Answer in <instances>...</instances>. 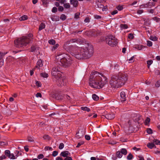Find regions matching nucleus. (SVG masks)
<instances>
[{"label":"nucleus","instance_id":"nucleus-40","mask_svg":"<svg viewBox=\"0 0 160 160\" xmlns=\"http://www.w3.org/2000/svg\"><path fill=\"white\" fill-rule=\"evenodd\" d=\"M147 132L149 134H151L152 133V130L150 128H148L147 129Z\"/></svg>","mask_w":160,"mask_h":160},{"label":"nucleus","instance_id":"nucleus-13","mask_svg":"<svg viewBox=\"0 0 160 160\" xmlns=\"http://www.w3.org/2000/svg\"><path fill=\"white\" fill-rule=\"evenodd\" d=\"M60 155L64 157H67L68 156H70V153L68 151H64L61 152Z\"/></svg>","mask_w":160,"mask_h":160},{"label":"nucleus","instance_id":"nucleus-39","mask_svg":"<svg viewBox=\"0 0 160 160\" xmlns=\"http://www.w3.org/2000/svg\"><path fill=\"white\" fill-rule=\"evenodd\" d=\"M150 121V119L148 118H147L145 122V124L148 125Z\"/></svg>","mask_w":160,"mask_h":160},{"label":"nucleus","instance_id":"nucleus-33","mask_svg":"<svg viewBox=\"0 0 160 160\" xmlns=\"http://www.w3.org/2000/svg\"><path fill=\"white\" fill-rule=\"evenodd\" d=\"M80 12H77L74 15V18L76 19H78L79 18V16L80 15Z\"/></svg>","mask_w":160,"mask_h":160},{"label":"nucleus","instance_id":"nucleus-61","mask_svg":"<svg viewBox=\"0 0 160 160\" xmlns=\"http://www.w3.org/2000/svg\"><path fill=\"white\" fill-rule=\"evenodd\" d=\"M118 11L117 10H114L113 11H112V12L111 13V14L112 15H114V14H117L118 13Z\"/></svg>","mask_w":160,"mask_h":160},{"label":"nucleus","instance_id":"nucleus-52","mask_svg":"<svg viewBox=\"0 0 160 160\" xmlns=\"http://www.w3.org/2000/svg\"><path fill=\"white\" fill-rule=\"evenodd\" d=\"M94 18L96 19H100L101 18V17L100 16L98 15H95L94 16Z\"/></svg>","mask_w":160,"mask_h":160},{"label":"nucleus","instance_id":"nucleus-46","mask_svg":"<svg viewBox=\"0 0 160 160\" xmlns=\"http://www.w3.org/2000/svg\"><path fill=\"white\" fill-rule=\"evenodd\" d=\"M58 9L59 11L62 12L64 8L62 6H59Z\"/></svg>","mask_w":160,"mask_h":160},{"label":"nucleus","instance_id":"nucleus-36","mask_svg":"<svg viewBox=\"0 0 160 160\" xmlns=\"http://www.w3.org/2000/svg\"><path fill=\"white\" fill-rule=\"evenodd\" d=\"M152 19L154 21H155L157 22H159L160 21V18L156 17L153 18Z\"/></svg>","mask_w":160,"mask_h":160},{"label":"nucleus","instance_id":"nucleus-30","mask_svg":"<svg viewBox=\"0 0 160 160\" xmlns=\"http://www.w3.org/2000/svg\"><path fill=\"white\" fill-rule=\"evenodd\" d=\"M63 6L65 8L68 9L70 8V4L68 3H67L65 4H64L63 5Z\"/></svg>","mask_w":160,"mask_h":160},{"label":"nucleus","instance_id":"nucleus-11","mask_svg":"<svg viewBox=\"0 0 160 160\" xmlns=\"http://www.w3.org/2000/svg\"><path fill=\"white\" fill-rule=\"evenodd\" d=\"M70 4L75 8L77 7L78 6V1L77 0H70Z\"/></svg>","mask_w":160,"mask_h":160},{"label":"nucleus","instance_id":"nucleus-49","mask_svg":"<svg viewBox=\"0 0 160 160\" xmlns=\"http://www.w3.org/2000/svg\"><path fill=\"white\" fill-rule=\"evenodd\" d=\"M155 86L157 87H159L160 86V80L158 81L155 84Z\"/></svg>","mask_w":160,"mask_h":160},{"label":"nucleus","instance_id":"nucleus-63","mask_svg":"<svg viewBox=\"0 0 160 160\" xmlns=\"http://www.w3.org/2000/svg\"><path fill=\"white\" fill-rule=\"evenodd\" d=\"M64 160H72L71 157H68L65 158Z\"/></svg>","mask_w":160,"mask_h":160},{"label":"nucleus","instance_id":"nucleus-29","mask_svg":"<svg viewBox=\"0 0 160 160\" xmlns=\"http://www.w3.org/2000/svg\"><path fill=\"white\" fill-rule=\"evenodd\" d=\"M41 76L42 77L45 78H48V74L46 72L42 73H41Z\"/></svg>","mask_w":160,"mask_h":160},{"label":"nucleus","instance_id":"nucleus-32","mask_svg":"<svg viewBox=\"0 0 160 160\" xmlns=\"http://www.w3.org/2000/svg\"><path fill=\"white\" fill-rule=\"evenodd\" d=\"M153 61L152 60H149L147 61L148 67V68H150V66L152 63Z\"/></svg>","mask_w":160,"mask_h":160},{"label":"nucleus","instance_id":"nucleus-59","mask_svg":"<svg viewBox=\"0 0 160 160\" xmlns=\"http://www.w3.org/2000/svg\"><path fill=\"white\" fill-rule=\"evenodd\" d=\"M84 21L85 22H90V19L89 18H86L84 20Z\"/></svg>","mask_w":160,"mask_h":160},{"label":"nucleus","instance_id":"nucleus-7","mask_svg":"<svg viewBox=\"0 0 160 160\" xmlns=\"http://www.w3.org/2000/svg\"><path fill=\"white\" fill-rule=\"evenodd\" d=\"M60 68L58 67H53L52 70V75L57 77H59L61 75L60 73Z\"/></svg>","mask_w":160,"mask_h":160},{"label":"nucleus","instance_id":"nucleus-1","mask_svg":"<svg viewBox=\"0 0 160 160\" xmlns=\"http://www.w3.org/2000/svg\"><path fill=\"white\" fill-rule=\"evenodd\" d=\"M70 41L66 42L63 46V48L68 52L71 51L75 57L78 59H87L90 57L93 53V48L88 46L84 48L76 46H70Z\"/></svg>","mask_w":160,"mask_h":160},{"label":"nucleus","instance_id":"nucleus-4","mask_svg":"<svg viewBox=\"0 0 160 160\" xmlns=\"http://www.w3.org/2000/svg\"><path fill=\"white\" fill-rule=\"evenodd\" d=\"M32 34H28V36H22L14 41L15 46L17 48L22 47L26 46L32 41Z\"/></svg>","mask_w":160,"mask_h":160},{"label":"nucleus","instance_id":"nucleus-23","mask_svg":"<svg viewBox=\"0 0 160 160\" xmlns=\"http://www.w3.org/2000/svg\"><path fill=\"white\" fill-rule=\"evenodd\" d=\"M81 109L82 110L87 111L88 112H89L90 111V108L86 107H81Z\"/></svg>","mask_w":160,"mask_h":160},{"label":"nucleus","instance_id":"nucleus-5","mask_svg":"<svg viewBox=\"0 0 160 160\" xmlns=\"http://www.w3.org/2000/svg\"><path fill=\"white\" fill-rule=\"evenodd\" d=\"M62 55V54H60L56 56V59L58 60V63L64 68L69 67L72 63L71 58L67 55L63 57Z\"/></svg>","mask_w":160,"mask_h":160},{"label":"nucleus","instance_id":"nucleus-37","mask_svg":"<svg viewBox=\"0 0 160 160\" xmlns=\"http://www.w3.org/2000/svg\"><path fill=\"white\" fill-rule=\"evenodd\" d=\"M133 156L131 153L129 154L127 157V159L129 160H131Z\"/></svg>","mask_w":160,"mask_h":160},{"label":"nucleus","instance_id":"nucleus-45","mask_svg":"<svg viewBox=\"0 0 160 160\" xmlns=\"http://www.w3.org/2000/svg\"><path fill=\"white\" fill-rule=\"evenodd\" d=\"M52 11L53 13L56 12L57 11V8L55 7H53L52 9Z\"/></svg>","mask_w":160,"mask_h":160},{"label":"nucleus","instance_id":"nucleus-2","mask_svg":"<svg viewBox=\"0 0 160 160\" xmlns=\"http://www.w3.org/2000/svg\"><path fill=\"white\" fill-rule=\"evenodd\" d=\"M107 78L106 76L97 71H94L90 74L89 84L90 86L93 88H102L107 84Z\"/></svg>","mask_w":160,"mask_h":160},{"label":"nucleus","instance_id":"nucleus-25","mask_svg":"<svg viewBox=\"0 0 160 160\" xmlns=\"http://www.w3.org/2000/svg\"><path fill=\"white\" fill-rule=\"evenodd\" d=\"M92 98L95 101H97L98 100L99 97L96 94H94L92 95Z\"/></svg>","mask_w":160,"mask_h":160},{"label":"nucleus","instance_id":"nucleus-48","mask_svg":"<svg viewBox=\"0 0 160 160\" xmlns=\"http://www.w3.org/2000/svg\"><path fill=\"white\" fill-rule=\"evenodd\" d=\"M83 143L84 142L83 141H82L81 142L78 143V144L76 146V148H79L81 145H82Z\"/></svg>","mask_w":160,"mask_h":160},{"label":"nucleus","instance_id":"nucleus-16","mask_svg":"<svg viewBox=\"0 0 160 160\" xmlns=\"http://www.w3.org/2000/svg\"><path fill=\"white\" fill-rule=\"evenodd\" d=\"M51 18L53 21L56 22L59 20V16H52L51 17Z\"/></svg>","mask_w":160,"mask_h":160},{"label":"nucleus","instance_id":"nucleus-51","mask_svg":"<svg viewBox=\"0 0 160 160\" xmlns=\"http://www.w3.org/2000/svg\"><path fill=\"white\" fill-rule=\"evenodd\" d=\"M85 138L87 140H90L91 138L90 136L89 135H85Z\"/></svg>","mask_w":160,"mask_h":160},{"label":"nucleus","instance_id":"nucleus-8","mask_svg":"<svg viewBox=\"0 0 160 160\" xmlns=\"http://www.w3.org/2000/svg\"><path fill=\"white\" fill-rule=\"evenodd\" d=\"M57 82L58 84L60 86L64 85L66 82V80L65 79V78L64 77H62V75L59 77H57Z\"/></svg>","mask_w":160,"mask_h":160},{"label":"nucleus","instance_id":"nucleus-20","mask_svg":"<svg viewBox=\"0 0 160 160\" xmlns=\"http://www.w3.org/2000/svg\"><path fill=\"white\" fill-rule=\"evenodd\" d=\"M116 154V157L119 158H121L122 156V155L120 151H117Z\"/></svg>","mask_w":160,"mask_h":160},{"label":"nucleus","instance_id":"nucleus-3","mask_svg":"<svg viewBox=\"0 0 160 160\" xmlns=\"http://www.w3.org/2000/svg\"><path fill=\"white\" fill-rule=\"evenodd\" d=\"M126 74L120 73L118 75H112L109 81L111 86L114 88H118L124 85L127 80Z\"/></svg>","mask_w":160,"mask_h":160},{"label":"nucleus","instance_id":"nucleus-55","mask_svg":"<svg viewBox=\"0 0 160 160\" xmlns=\"http://www.w3.org/2000/svg\"><path fill=\"white\" fill-rule=\"evenodd\" d=\"M45 149L47 150H48L49 149V150L52 151V149L51 147H48V146L45 147Z\"/></svg>","mask_w":160,"mask_h":160},{"label":"nucleus","instance_id":"nucleus-15","mask_svg":"<svg viewBox=\"0 0 160 160\" xmlns=\"http://www.w3.org/2000/svg\"><path fill=\"white\" fill-rule=\"evenodd\" d=\"M135 48L137 49L138 50H143L146 48V47L142 45H137L135 47Z\"/></svg>","mask_w":160,"mask_h":160},{"label":"nucleus","instance_id":"nucleus-18","mask_svg":"<svg viewBox=\"0 0 160 160\" xmlns=\"http://www.w3.org/2000/svg\"><path fill=\"white\" fill-rule=\"evenodd\" d=\"M97 6L98 8H102V10L103 11L105 10V9H103L104 5L102 4L100 2L98 1L97 2Z\"/></svg>","mask_w":160,"mask_h":160},{"label":"nucleus","instance_id":"nucleus-42","mask_svg":"<svg viewBox=\"0 0 160 160\" xmlns=\"http://www.w3.org/2000/svg\"><path fill=\"white\" fill-rule=\"evenodd\" d=\"M128 38L130 39H132L134 38V36L132 33H130L128 35Z\"/></svg>","mask_w":160,"mask_h":160},{"label":"nucleus","instance_id":"nucleus-34","mask_svg":"<svg viewBox=\"0 0 160 160\" xmlns=\"http://www.w3.org/2000/svg\"><path fill=\"white\" fill-rule=\"evenodd\" d=\"M158 38H157L155 36H151L150 38V39L152 41H156L157 39Z\"/></svg>","mask_w":160,"mask_h":160},{"label":"nucleus","instance_id":"nucleus-50","mask_svg":"<svg viewBox=\"0 0 160 160\" xmlns=\"http://www.w3.org/2000/svg\"><path fill=\"white\" fill-rule=\"evenodd\" d=\"M44 156L42 154H40L38 156V158L39 159H42L44 157Z\"/></svg>","mask_w":160,"mask_h":160},{"label":"nucleus","instance_id":"nucleus-22","mask_svg":"<svg viewBox=\"0 0 160 160\" xmlns=\"http://www.w3.org/2000/svg\"><path fill=\"white\" fill-rule=\"evenodd\" d=\"M120 152H121L122 155H126L127 153V150L124 148H122L120 150Z\"/></svg>","mask_w":160,"mask_h":160},{"label":"nucleus","instance_id":"nucleus-35","mask_svg":"<svg viewBox=\"0 0 160 160\" xmlns=\"http://www.w3.org/2000/svg\"><path fill=\"white\" fill-rule=\"evenodd\" d=\"M121 28L122 29H127L128 28V26L126 24H122L120 25Z\"/></svg>","mask_w":160,"mask_h":160},{"label":"nucleus","instance_id":"nucleus-57","mask_svg":"<svg viewBox=\"0 0 160 160\" xmlns=\"http://www.w3.org/2000/svg\"><path fill=\"white\" fill-rule=\"evenodd\" d=\"M70 41V43H74L75 42H76L77 41V40L76 39H73L71 40L70 41Z\"/></svg>","mask_w":160,"mask_h":160},{"label":"nucleus","instance_id":"nucleus-17","mask_svg":"<svg viewBox=\"0 0 160 160\" xmlns=\"http://www.w3.org/2000/svg\"><path fill=\"white\" fill-rule=\"evenodd\" d=\"M39 47L36 46H32L31 47V51L32 52H37L38 50H39Z\"/></svg>","mask_w":160,"mask_h":160},{"label":"nucleus","instance_id":"nucleus-56","mask_svg":"<svg viewBox=\"0 0 160 160\" xmlns=\"http://www.w3.org/2000/svg\"><path fill=\"white\" fill-rule=\"evenodd\" d=\"M36 85L38 87H40L41 86V84L40 82L38 81H37L36 83Z\"/></svg>","mask_w":160,"mask_h":160},{"label":"nucleus","instance_id":"nucleus-64","mask_svg":"<svg viewBox=\"0 0 160 160\" xmlns=\"http://www.w3.org/2000/svg\"><path fill=\"white\" fill-rule=\"evenodd\" d=\"M91 160H99V158L94 157H92L91 158Z\"/></svg>","mask_w":160,"mask_h":160},{"label":"nucleus","instance_id":"nucleus-26","mask_svg":"<svg viewBox=\"0 0 160 160\" xmlns=\"http://www.w3.org/2000/svg\"><path fill=\"white\" fill-rule=\"evenodd\" d=\"M60 19L62 21H64L66 19V16L65 14H62L60 16Z\"/></svg>","mask_w":160,"mask_h":160},{"label":"nucleus","instance_id":"nucleus-58","mask_svg":"<svg viewBox=\"0 0 160 160\" xmlns=\"http://www.w3.org/2000/svg\"><path fill=\"white\" fill-rule=\"evenodd\" d=\"M6 157L5 155H2L0 157V160H2L3 159H6Z\"/></svg>","mask_w":160,"mask_h":160},{"label":"nucleus","instance_id":"nucleus-54","mask_svg":"<svg viewBox=\"0 0 160 160\" xmlns=\"http://www.w3.org/2000/svg\"><path fill=\"white\" fill-rule=\"evenodd\" d=\"M133 56L130 59H128V60L129 61V63H132L134 62V60H133Z\"/></svg>","mask_w":160,"mask_h":160},{"label":"nucleus","instance_id":"nucleus-60","mask_svg":"<svg viewBox=\"0 0 160 160\" xmlns=\"http://www.w3.org/2000/svg\"><path fill=\"white\" fill-rule=\"evenodd\" d=\"M35 69L36 68H34L32 69V70H31L30 71V75L32 76L33 75V71L35 70Z\"/></svg>","mask_w":160,"mask_h":160},{"label":"nucleus","instance_id":"nucleus-47","mask_svg":"<svg viewBox=\"0 0 160 160\" xmlns=\"http://www.w3.org/2000/svg\"><path fill=\"white\" fill-rule=\"evenodd\" d=\"M58 154V152L56 151H54L52 154V155L53 157H55Z\"/></svg>","mask_w":160,"mask_h":160},{"label":"nucleus","instance_id":"nucleus-12","mask_svg":"<svg viewBox=\"0 0 160 160\" xmlns=\"http://www.w3.org/2000/svg\"><path fill=\"white\" fill-rule=\"evenodd\" d=\"M105 118L111 120L115 117L113 113H108L105 116Z\"/></svg>","mask_w":160,"mask_h":160},{"label":"nucleus","instance_id":"nucleus-9","mask_svg":"<svg viewBox=\"0 0 160 160\" xmlns=\"http://www.w3.org/2000/svg\"><path fill=\"white\" fill-rule=\"evenodd\" d=\"M120 97L121 98V102H123L126 100V96L125 91H122L121 92Z\"/></svg>","mask_w":160,"mask_h":160},{"label":"nucleus","instance_id":"nucleus-62","mask_svg":"<svg viewBox=\"0 0 160 160\" xmlns=\"http://www.w3.org/2000/svg\"><path fill=\"white\" fill-rule=\"evenodd\" d=\"M36 96L37 97H41L42 95L41 93L38 92L36 94Z\"/></svg>","mask_w":160,"mask_h":160},{"label":"nucleus","instance_id":"nucleus-44","mask_svg":"<svg viewBox=\"0 0 160 160\" xmlns=\"http://www.w3.org/2000/svg\"><path fill=\"white\" fill-rule=\"evenodd\" d=\"M5 53L2 52H0V60L5 55Z\"/></svg>","mask_w":160,"mask_h":160},{"label":"nucleus","instance_id":"nucleus-43","mask_svg":"<svg viewBox=\"0 0 160 160\" xmlns=\"http://www.w3.org/2000/svg\"><path fill=\"white\" fill-rule=\"evenodd\" d=\"M64 146V145L63 143H61L60 144L59 146V148L60 149H62Z\"/></svg>","mask_w":160,"mask_h":160},{"label":"nucleus","instance_id":"nucleus-41","mask_svg":"<svg viewBox=\"0 0 160 160\" xmlns=\"http://www.w3.org/2000/svg\"><path fill=\"white\" fill-rule=\"evenodd\" d=\"M152 42L151 41H147V45L148 46L150 47L152 46Z\"/></svg>","mask_w":160,"mask_h":160},{"label":"nucleus","instance_id":"nucleus-14","mask_svg":"<svg viewBox=\"0 0 160 160\" xmlns=\"http://www.w3.org/2000/svg\"><path fill=\"white\" fill-rule=\"evenodd\" d=\"M42 61L41 59H39L37 63V65L35 67V68H38L39 69V68L42 67Z\"/></svg>","mask_w":160,"mask_h":160},{"label":"nucleus","instance_id":"nucleus-31","mask_svg":"<svg viewBox=\"0 0 160 160\" xmlns=\"http://www.w3.org/2000/svg\"><path fill=\"white\" fill-rule=\"evenodd\" d=\"M48 43L51 45H53L55 44V41L53 39H51L48 41Z\"/></svg>","mask_w":160,"mask_h":160},{"label":"nucleus","instance_id":"nucleus-28","mask_svg":"<svg viewBox=\"0 0 160 160\" xmlns=\"http://www.w3.org/2000/svg\"><path fill=\"white\" fill-rule=\"evenodd\" d=\"M10 152L9 150H6L5 151V154L6 156L8 157V158L10 156Z\"/></svg>","mask_w":160,"mask_h":160},{"label":"nucleus","instance_id":"nucleus-6","mask_svg":"<svg viewBox=\"0 0 160 160\" xmlns=\"http://www.w3.org/2000/svg\"><path fill=\"white\" fill-rule=\"evenodd\" d=\"M105 40L106 43L111 47L116 46L118 43L117 39L115 38L114 36L111 34L106 37Z\"/></svg>","mask_w":160,"mask_h":160},{"label":"nucleus","instance_id":"nucleus-19","mask_svg":"<svg viewBox=\"0 0 160 160\" xmlns=\"http://www.w3.org/2000/svg\"><path fill=\"white\" fill-rule=\"evenodd\" d=\"M147 146L150 149H152L153 148H156L155 145L152 143H149L148 144Z\"/></svg>","mask_w":160,"mask_h":160},{"label":"nucleus","instance_id":"nucleus-53","mask_svg":"<svg viewBox=\"0 0 160 160\" xmlns=\"http://www.w3.org/2000/svg\"><path fill=\"white\" fill-rule=\"evenodd\" d=\"M117 8L118 10L120 11L122 10L123 8L122 6H118L117 7Z\"/></svg>","mask_w":160,"mask_h":160},{"label":"nucleus","instance_id":"nucleus-38","mask_svg":"<svg viewBox=\"0 0 160 160\" xmlns=\"http://www.w3.org/2000/svg\"><path fill=\"white\" fill-rule=\"evenodd\" d=\"M9 158L11 159H16V158H15V156L14 155L13 153H11L10 155V156L9 157Z\"/></svg>","mask_w":160,"mask_h":160},{"label":"nucleus","instance_id":"nucleus-24","mask_svg":"<svg viewBox=\"0 0 160 160\" xmlns=\"http://www.w3.org/2000/svg\"><path fill=\"white\" fill-rule=\"evenodd\" d=\"M45 28V25L43 23H42L39 26V30L41 31Z\"/></svg>","mask_w":160,"mask_h":160},{"label":"nucleus","instance_id":"nucleus-10","mask_svg":"<svg viewBox=\"0 0 160 160\" xmlns=\"http://www.w3.org/2000/svg\"><path fill=\"white\" fill-rule=\"evenodd\" d=\"M84 134L85 133L83 131H78L75 137L77 139H79L83 137Z\"/></svg>","mask_w":160,"mask_h":160},{"label":"nucleus","instance_id":"nucleus-21","mask_svg":"<svg viewBox=\"0 0 160 160\" xmlns=\"http://www.w3.org/2000/svg\"><path fill=\"white\" fill-rule=\"evenodd\" d=\"M28 18V16L26 15H24L19 18V20L21 21H24L27 20Z\"/></svg>","mask_w":160,"mask_h":160},{"label":"nucleus","instance_id":"nucleus-27","mask_svg":"<svg viewBox=\"0 0 160 160\" xmlns=\"http://www.w3.org/2000/svg\"><path fill=\"white\" fill-rule=\"evenodd\" d=\"M153 142L155 143L156 145L160 144V141L159 140L154 139L153 140Z\"/></svg>","mask_w":160,"mask_h":160}]
</instances>
